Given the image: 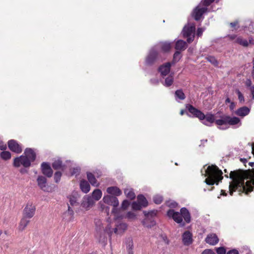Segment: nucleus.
Instances as JSON below:
<instances>
[{"mask_svg":"<svg viewBox=\"0 0 254 254\" xmlns=\"http://www.w3.org/2000/svg\"><path fill=\"white\" fill-rule=\"evenodd\" d=\"M215 123L218 126L227 125V116L223 115L221 116L220 119L215 120Z\"/></svg>","mask_w":254,"mask_h":254,"instance_id":"f704fd0d","label":"nucleus"},{"mask_svg":"<svg viewBox=\"0 0 254 254\" xmlns=\"http://www.w3.org/2000/svg\"><path fill=\"white\" fill-rule=\"evenodd\" d=\"M7 145L8 148L13 152L20 153L22 151L21 145L15 140H9L7 142Z\"/></svg>","mask_w":254,"mask_h":254,"instance_id":"9d476101","label":"nucleus"},{"mask_svg":"<svg viewBox=\"0 0 254 254\" xmlns=\"http://www.w3.org/2000/svg\"><path fill=\"white\" fill-rule=\"evenodd\" d=\"M187 38V41L189 43H191L194 40V35L186 37Z\"/></svg>","mask_w":254,"mask_h":254,"instance_id":"5fc2aeb1","label":"nucleus"},{"mask_svg":"<svg viewBox=\"0 0 254 254\" xmlns=\"http://www.w3.org/2000/svg\"><path fill=\"white\" fill-rule=\"evenodd\" d=\"M253 71L252 72V76L254 79V58L253 60Z\"/></svg>","mask_w":254,"mask_h":254,"instance_id":"774afa93","label":"nucleus"},{"mask_svg":"<svg viewBox=\"0 0 254 254\" xmlns=\"http://www.w3.org/2000/svg\"><path fill=\"white\" fill-rule=\"evenodd\" d=\"M133 242L132 240H131L129 241L127 244V254H133Z\"/></svg>","mask_w":254,"mask_h":254,"instance_id":"58836bf2","label":"nucleus"},{"mask_svg":"<svg viewBox=\"0 0 254 254\" xmlns=\"http://www.w3.org/2000/svg\"><path fill=\"white\" fill-rule=\"evenodd\" d=\"M124 193L126 196L130 200H133L135 198V194L132 189H125Z\"/></svg>","mask_w":254,"mask_h":254,"instance_id":"c756f323","label":"nucleus"},{"mask_svg":"<svg viewBox=\"0 0 254 254\" xmlns=\"http://www.w3.org/2000/svg\"><path fill=\"white\" fill-rule=\"evenodd\" d=\"M187 113H188V111H187V110L186 109V110H181V111H180V114L181 115H184L185 114H187Z\"/></svg>","mask_w":254,"mask_h":254,"instance_id":"69168bd1","label":"nucleus"},{"mask_svg":"<svg viewBox=\"0 0 254 254\" xmlns=\"http://www.w3.org/2000/svg\"><path fill=\"white\" fill-rule=\"evenodd\" d=\"M24 156L28 158L29 161L31 162H34L36 158V154L34 150L30 148H27L24 151Z\"/></svg>","mask_w":254,"mask_h":254,"instance_id":"a211bd4d","label":"nucleus"},{"mask_svg":"<svg viewBox=\"0 0 254 254\" xmlns=\"http://www.w3.org/2000/svg\"><path fill=\"white\" fill-rule=\"evenodd\" d=\"M187 48V44L185 41L182 40H179L176 42L175 48L177 51H184Z\"/></svg>","mask_w":254,"mask_h":254,"instance_id":"a878e982","label":"nucleus"},{"mask_svg":"<svg viewBox=\"0 0 254 254\" xmlns=\"http://www.w3.org/2000/svg\"><path fill=\"white\" fill-rule=\"evenodd\" d=\"M238 24V21H236L233 22H231L230 23V25L231 26V27H233V28H234Z\"/></svg>","mask_w":254,"mask_h":254,"instance_id":"e2e57ef3","label":"nucleus"},{"mask_svg":"<svg viewBox=\"0 0 254 254\" xmlns=\"http://www.w3.org/2000/svg\"><path fill=\"white\" fill-rule=\"evenodd\" d=\"M87 178L88 181L91 184V185L95 187L98 186L99 184L98 183L94 175L92 173L87 172Z\"/></svg>","mask_w":254,"mask_h":254,"instance_id":"bb28decb","label":"nucleus"},{"mask_svg":"<svg viewBox=\"0 0 254 254\" xmlns=\"http://www.w3.org/2000/svg\"><path fill=\"white\" fill-rule=\"evenodd\" d=\"M62 176V173L61 172L57 171L55 172L54 174V180L56 183H58L60 181Z\"/></svg>","mask_w":254,"mask_h":254,"instance_id":"c03bdc74","label":"nucleus"},{"mask_svg":"<svg viewBox=\"0 0 254 254\" xmlns=\"http://www.w3.org/2000/svg\"><path fill=\"white\" fill-rule=\"evenodd\" d=\"M206 174L207 178L205 182L208 185L212 186L215 184L217 185L223 178L222 171L215 165L209 166L206 170Z\"/></svg>","mask_w":254,"mask_h":254,"instance_id":"7ed1b4c3","label":"nucleus"},{"mask_svg":"<svg viewBox=\"0 0 254 254\" xmlns=\"http://www.w3.org/2000/svg\"><path fill=\"white\" fill-rule=\"evenodd\" d=\"M30 221L27 220V218L23 217L21 219L19 225V229L20 231H23L25 229V228L27 227Z\"/></svg>","mask_w":254,"mask_h":254,"instance_id":"473e14b6","label":"nucleus"},{"mask_svg":"<svg viewBox=\"0 0 254 254\" xmlns=\"http://www.w3.org/2000/svg\"><path fill=\"white\" fill-rule=\"evenodd\" d=\"M36 208L32 204L28 206V205L24 208L23 212V217L30 219L33 217L35 214Z\"/></svg>","mask_w":254,"mask_h":254,"instance_id":"4468645a","label":"nucleus"},{"mask_svg":"<svg viewBox=\"0 0 254 254\" xmlns=\"http://www.w3.org/2000/svg\"><path fill=\"white\" fill-rule=\"evenodd\" d=\"M236 42L238 44L244 47H248L249 46L248 41L246 39H244L241 37H237Z\"/></svg>","mask_w":254,"mask_h":254,"instance_id":"c9c22d12","label":"nucleus"},{"mask_svg":"<svg viewBox=\"0 0 254 254\" xmlns=\"http://www.w3.org/2000/svg\"><path fill=\"white\" fill-rule=\"evenodd\" d=\"M69 198L70 204L73 206L77 203L76 197L74 196H70L68 197Z\"/></svg>","mask_w":254,"mask_h":254,"instance_id":"09e8293b","label":"nucleus"},{"mask_svg":"<svg viewBox=\"0 0 254 254\" xmlns=\"http://www.w3.org/2000/svg\"><path fill=\"white\" fill-rule=\"evenodd\" d=\"M178 62L174 61V59L173 58V60L171 62H167V63H169L170 64V67L172 65H175Z\"/></svg>","mask_w":254,"mask_h":254,"instance_id":"0e129e2a","label":"nucleus"},{"mask_svg":"<svg viewBox=\"0 0 254 254\" xmlns=\"http://www.w3.org/2000/svg\"><path fill=\"white\" fill-rule=\"evenodd\" d=\"M42 173L46 177L51 178L53 175V171L49 162H44L41 164Z\"/></svg>","mask_w":254,"mask_h":254,"instance_id":"1a4fd4ad","label":"nucleus"},{"mask_svg":"<svg viewBox=\"0 0 254 254\" xmlns=\"http://www.w3.org/2000/svg\"><path fill=\"white\" fill-rule=\"evenodd\" d=\"M236 93L238 95V97L240 103H244L245 102V98L243 94L241 93V92L239 89L236 90Z\"/></svg>","mask_w":254,"mask_h":254,"instance_id":"a19ab883","label":"nucleus"},{"mask_svg":"<svg viewBox=\"0 0 254 254\" xmlns=\"http://www.w3.org/2000/svg\"><path fill=\"white\" fill-rule=\"evenodd\" d=\"M208 10L206 6L200 8L199 6H197L193 10L192 16L196 21H198L202 15Z\"/></svg>","mask_w":254,"mask_h":254,"instance_id":"f8f14e48","label":"nucleus"},{"mask_svg":"<svg viewBox=\"0 0 254 254\" xmlns=\"http://www.w3.org/2000/svg\"><path fill=\"white\" fill-rule=\"evenodd\" d=\"M150 82L152 84L158 85L159 83V80L157 79L153 78L150 80Z\"/></svg>","mask_w":254,"mask_h":254,"instance_id":"6e6d98bb","label":"nucleus"},{"mask_svg":"<svg viewBox=\"0 0 254 254\" xmlns=\"http://www.w3.org/2000/svg\"><path fill=\"white\" fill-rule=\"evenodd\" d=\"M208 62L210 63L215 66H218L219 63L214 56H209L205 58Z\"/></svg>","mask_w":254,"mask_h":254,"instance_id":"4c0bfd02","label":"nucleus"},{"mask_svg":"<svg viewBox=\"0 0 254 254\" xmlns=\"http://www.w3.org/2000/svg\"><path fill=\"white\" fill-rule=\"evenodd\" d=\"M230 178L232 180L229 187L231 195L236 191H238L239 194L245 193L247 195L253 191L254 183L251 181L245 183V180L248 178V175L245 171L239 169L231 171Z\"/></svg>","mask_w":254,"mask_h":254,"instance_id":"f257e3e1","label":"nucleus"},{"mask_svg":"<svg viewBox=\"0 0 254 254\" xmlns=\"http://www.w3.org/2000/svg\"><path fill=\"white\" fill-rule=\"evenodd\" d=\"M250 108L247 106H243L238 109L235 112V114L241 117H244L249 114Z\"/></svg>","mask_w":254,"mask_h":254,"instance_id":"412c9836","label":"nucleus"},{"mask_svg":"<svg viewBox=\"0 0 254 254\" xmlns=\"http://www.w3.org/2000/svg\"><path fill=\"white\" fill-rule=\"evenodd\" d=\"M143 214L145 218L142 221L143 225L150 228L156 225V221L154 217L156 215V211L151 210L150 211H143Z\"/></svg>","mask_w":254,"mask_h":254,"instance_id":"39448f33","label":"nucleus"},{"mask_svg":"<svg viewBox=\"0 0 254 254\" xmlns=\"http://www.w3.org/2000/svg\"><path fill=\"white\" fill-rule=\"evenodd\" d=\"M201 254H216L215 252L211 249H205Z\"/></svg>","mask_w":254,"mask_h":254,"instance_id":"603ef678","label":"nucleus"},{"mask_svg":"<svg viewBox=\"0 0 254 254\" xmlns=\"http://www.w3.org/2000/svg\"><path fill=\"white\" fill-rule=\"evenodd\" d=\"M235 107H236L235 103L234 102H231V104L229 106L230 110L231 111H233L234 109V108H235Z\"/></svg>","mask_w":254,"mask_h":254,"instance_id":"680f3d73","label":"nucleus"},{"mask_svg":"<svg viewBox=\"0 0 254 254\" xmlns=\"http://www.w3.org/2000/svg\"><path fill=\"white\" fill-rule=\"evenodd\" d=\"M0 157L4 160H8L11 158V154L8 151H2L0 154Z\"/></svg>","mask_w":254,"mask_h":254,"instance_id":"e433bc0d","label":"nucleus"},{"mask_svg":"<svg viewBox=\"0 0 254 254\" xmlns=\"http://www.w3.org/2000/svg\"><path fill=\"white\" fill-rule=\"evenodd\" d=\"M102 195V191L99 189H96L93 191L91 197L94 201H98L101 198Z\"/></svg>","mask_w":254,"mask_h":254,"instance_id":"2f4dec72","label":"nucleus"},{"mask_svg":"<svg viewBox=\"0 0 254 254\" xmlns=\"http://www.w3.org/2000/svg\"><path fill=\"white\" fill-rule=\"evenodd\" d=\"M173 82L174 76L170 74L165 78L164 82H162V83L165 86L168 87L172 85Z\"/></svg>","mask_w":254,"mask_h":254,"instance_id":"72a5a7b5","label":"nucleus"},{"mask_svg":"<svg viewBox=\"0 0 254 254\" xmlns=\"http://www.w3.org/2000/svg\"><path fill=\"white\" fill-rule=\"evenodd\" d=\"M252 95L253 96V99H254V86H252L250 88Z\"/></svg>","mask_w":254,"mask_h":254,"instance_id":"338daca9","label":"nucleus"},{"mask_svg":"<svg viewBox=\"0 0 254 254\" xmlns=\"http://www.w3.org/2000/svg\"><path fill=\"white\" fill-rule=\"evenodd\" d=\"M80 170L81 169L80 167L73 168L72 171H71V175L78 176L79 175L80 173Z\"/></svg>","mask_w":254,"mask_h":254,"instance_id":"49530a36","label":"nucleus"},{"mask_svg":"<svg viewBox=\"0 0 254 254\" xmlns=\"http://www.w3.org/2000/svg\"><path fill=\"white\" fill-rule=\"evenodd\" d=\"M159 60V52L155 47H152L145 57L144 64L147 66H152Z\"/></svg>","mask_w":254,"mask_h":254,"instance_id":"20e7f679","label":"nucleus"},{"mask_svg":"<svg viewBox=\"0 0 254 254\" xmlns=\"http://www.w3.org/2000/svg\"><path fill=\"white\" fill-rule=\"evenodd\" d=\"M215 117L213 114L207 113L206 115L204 114V118L201 121L203 125L211 127L212 124L215 123Z\"/></svg>","mask_w":254,"mask_h":254,"instance_id":"2eb2a0df","label":"nucleus"},{"mask_svg":"<svg viewBox=\"0 0 254 254\" xmlns=\"http://www.w3.org/2000/svg\"><path fill=\"white\" fill-rule=\"evenodd\" d=\"M31 164L28 158L24 155L15 158L13 161V166L15 167H19L22 165L25 168H28L31 166Z\"/></svg>","mask_w":254,"mask_h":254,"instance_id":"6e6552de","label":"nucleus"},{"mask_svg":"<svg viewBox=\"0 0 254 254\" xmlns=\"http://www.w3.org/2000/svg\"><path fill=\"white\" fill-rule=\"evenodd\" d=\"M80 188L82 192L86 193L90 191V186L87 181L82 180L80 182Z\"/></svg>","mask_w":254,"mask_h":254,"instance_id":"393cba45","label":"nucleus"},{"mask_svg":"<svg viewBox=\"0 0 254 254\" xmlns=\"http://www.w3.org/2000/svg\"><path fill=\"white\" fill-rule=\"evenodd\" d=\"M167 215L179 224L181 227H184L186 223H190L191 221L190 213L186 207L181 208L180 212L170 209L167 212Z\"/></svg>","mask_w":254,"mask_h":254,"instance_id":"f03ea898","label":"nucleus"},{"mask_svg":"<svg viewBox=\"0 0 254 254\" xmlns=\"http://www.w3.org/2000/svg\"><path fill=\"white\" fill-rule=\"evenodd\" d=\"M206 243L214 246L219 242V239L215 234H210L207 235L205 240Z\"/></svg>","mask_w":254,"mask_h":254,"instance_id":"aec40b11","label":"nucleus"},{"mask_svg":"<svg viewBox=\"0 0 254 254\" xmlns=\"http://www.w3.org/2000/svg\"><path fill=\"white\" fill-rule=\"evenodd\" d=\"M68 214L70 215V216H72L74 214V212L73 211V210L71 209V208L70 207V206L69 205V204H68Z\"/></svg>","mask_w":254,"mask_h":254,"instance_id":"4d7b16f0","label":"nucleus"},{"mask_svg":"<svg viewBox=\"0 0 254 254\" xmlns=\"http://www.w3.org/2000/svg\"><path fill=\"white\" fill-rule=\"evenodd\" d=\"M200 141L201 143L199 144V146L204 147L205 146V144L207 142V139H202Z\"/></svg>","mask_w":254,"mask_h":254,"instance_id":"13d9d810","label":"nucleus"},{"mask_svg":"<svg viewBox=\"0 0 254 254\" xmlns=\"http://www.w3.org/2000/svg\"><path fill=\"white\" fill-rule=\"evenodd\" d=\"M245 84L246 85L247 87H252L251 86V85H252V81L251 80V79H247L246 81V82H245Z\"/></svg>","mask_w":254,"mask_h":254,"instance_id":"bf43d9fd","label":"nucleus"},{"mask_svg":"<svg viewBox=\"0 0 254 254\" xmlns=\"http://www.w3.org/2000/svg\"><path fill=\"white\" fill-rule=\"evenodd\" d=\"M240 119L238 117H231L229 116H227V125L234 126L240 123Z\"/></svg>","mask_w":254,"mask_h":254,"instance_id":"c85d7f7f","label":"nucleus"},{"mask_svg":"<svg viewBox=\"0 0 254 254\" xmlns=\"http://www.w3.org/2000/svg\"><path fill=\"white\" fill-rule=\"evenodd\" d=\"M175 97L177 101L178 99L183 100L186 98V95L182 89H178L175 92Z\"/></svg>","mask_w":254,"mask_h":254,"instance_id":"7c9ffc66","label":"nucleus"},{"mask_svg":"<svg viewBox=\"0 0 254 254\" xmlns=\"http://www.w3.org/2000/svg\"><path fill=\"white\" fill-rule=\"evenodd\" d=\"M170 64L169 63H165L160 65L158 68V71L160 73L161 76L164 78L170 72Z\"/></svg>","mask_w":254,"mask_h":254,"instance_id":"dca6fc26","label":"nucleus"},{"mask_svg":"<svg viewBox=\"0 0 254 254\" xmlns=\"http://www.w3.org/2000/svg\"><path fill=\"white\" fill-rule=\"evenodd\" d=\"M103 200L106 204L113 206L112 210L113 213H115L117 211L116 207L119 205V202L117 197L115 196L107 195H105L103 198Z\"/></svg>","mask_w":254,"mask_h":254,"instance_id":"0eeeda50","label":"nucleus"},{"mask_svg":"<svg viewBox=\"0 0 254 254\" xmlns=\"http://www.w3.org/2000/svg\"><path fill=\"white\" fill-rule=\"evenodd\" d=\"M118 227L119 229H122L124 231L127 229V226L126 223H121L118 226Z\"/></svg>","mask_w":254,"mask_h":254,"instance_id":"864d4df0","label":"nucleus"},{"mask_svg":"<svg viewBox=\"0 0 254 254\" xmlns=\"http://www.w3.org/2000/svg\"><path fill=\"white\" fill-rule=\"evenodd\" d=\"M37 184L39 187L43 191L49 192V188L47 187V180L45 176H39L37 179Z\"/></svg>","mask_w":254,"mask_h":254,"instance_id":"ddd939ff","label":"nucleus"},{"mask_svg":"<svg viewBox=\"0 0 254 254\" xmlns=\"http://www.w3.org/2000/svg\"><path fill=\"white\" fill-rule=\"evenodd\" d=\"M195 27L194 26H185L183 30L184 37H188L194 35Z\"/></svg>","mask_w":254,"mask_h":254,"instance_id":"5701e85b","label":"nucleus"},{"mask_svg":"<svg viewBox=\"0 0 254 254\" xmlns=\"http://www.w3.org/2000/svg\"><path fill=\"white\" fill-rule=\"evenodd\" d=\"M182 239L184 245L189 246L192 243V235L190 231H186L182 235Z\"/></svg>","mask_w":254,"mask_h":254,"instance_id":"f3484780","label":"nucleus"},{"mask_svg":"<svg viewBox=\"0 0 254 254\" xmlns=\"http://www.w3.org/2000/svg\"><path fill=\"white\" fill-rule=\"evenodd\" d=\"M129 205L130 202L128 200L125 199L122 203L121 208L123 210H126L127 208Z\"/></svg>","mask_w":254,"mask_h":254,"instance_id":"a18cd8bd","label":"nucleus"},{"mask_svg":"<svg viewBox=\"0 0 254 254\" xmlns=\"http://www.w3.org/2000/svg\"><path fill=\"white\" fill-rule=\"evenodd\" d=\"M127 217L128 219H134L136 218V215L133 212L129 211L127 213Z\"/></svg>","mask_w":254,"mask_h":254,"instance_id":"3c124183","label":"nucleus"},{"mask_svg":"<svg viewBox=\"0 0 254 254\" xmlns=\"http://www.w3.org/2000/svg\"><path fill=\"white\" fill-rule=\"evenodd\" d=\"M107 192L114 196H120L122 194L121 190L117 187H110L107 188Z\"/></svg>","mask_w":254,"mask_h":254,"instance_id":"b1692460","label":"nucleus"},{"mask_svg":"<svg viewBox=\"0 0 254 254\" xmlns=\"http://www.w3.org/2000/svg\"><path fill=\"white\" fill-rule=\"evenodd\" d=\"M153 47H155L157 51L160 50L163 53H168L171 48V43L168 42H160L156 44Z\"/></svg>","mask_w":254,"mask_h":254,"instance_id":"9b49d317","label":"nucleus"},{"mask_svg":"<svg viewBox=\"0 0 254 254\" xmlns=\"http://www.w3.org/2000/svg\"><path fill=\"white\" fill-rule=\"evenodd\" d=\"M131 206L132 209L134 210H139L143 207L139 203L136 201H133L132 203Z\"/></svg>","mask_w":254,"mask_h":254,"instance_id":"79ce46f5","label":"nucleus"},{"mask_svg":"<svg viewBox=\"0 0 254 254\" xmlns=\"http://www.w3.org/2000/svg\"><path fill=\"white\" fill-rule=\"evenodd\" d=\"M182 55L180 51H176L173 55L174 61L179 62L182 58Z\"/></svg>","mask_w":254,"mask_h":254,"instance_id":"37998d69","label":"nucleus"},{"mask_svg":"<svg viewBox=\"0 0 254 254\" xmlns=\"http://www.w3.org/2000/svg\"><path fill=\"white\" fill-rule=\"evenodd\" d=\"M52 167L54 170H62L64 171L65 169V165L64 164L61 160V159L59 158L57 160H55L52 164Z\"/></svg>","mask_w":254,"mask_h":254,"instance_id":"4be33fe9","label":"nucleus"},{"mask_svg":"<svg viewBox=\"0 0 254 254\" xmlns=\"http://www.w3.org/2000/svg\"><path fill=\"white\" fill-rule=\"evenodd\" d=\"M163 200V197L160 195H156L153 197V201L155 204H161Z\"/></svg>","mask_w":254,"mask_h":254,"instance_id":"ea45409f","label":"nucleus"},{"mask_svg":"<svg viewBox=\"0 0 254 254\" xmlns=\"http://www.w3.org/2000/svg\"><path fill=\"white\" fill-rule=\"evenodd\" d=\"M95 203V201L93 200V197L90 196H87L83 198V201L81 203V206L86 209L92 207Z\"/></svg>","mask_w":254,"mask_h":254,"instance_id":"6ab92c4d","label":"nucleus"},{"mask_svg":"<svg viewBox=\"0 0 254 254\" xmlns=\"http://www.w3.org/2000/svg\"><path fill=\"white\" fill-rule=\"evenodd\" d=\"M137 202L139 203L143 207H146L148 204V201L143 194H139L137 196Z\"/></svg>","mask_w":254,"mask_h":254,"instance_id":"cd10ccee","label":"nucleus"},{"mask_svg":"<svg viewBox=\"0 0 254 254\" xmlns=\"http://www.w3.org/2000/svg\"><path fill=\"white\" fill-rule=\"evenodd\" d=\"M186 109L188 111V113H187V115L189 117L197 118L199 120H202L204 118V114L191 104H187Z\"/></svg>","mask_w":254,"mask_h":254,"instance_id":"423d86ee","label":"nucleus"},{"mask_svg":"<svg viewBox=\"0 0 254 254\" xmlns=\"http://www.w3.org/2000/svg\"><path fill=\"white\" fill-rule=\"evenodd\" d=\"M215 0H202L201 1V3H202V5L207 6L210 5Z\"/></svg>","mask_w":254,"mask_h":254,"instance_id":"8fccbe9b","label":"nucleus"},{"mask_svg":"<svg viewBox=\"0 0 254 254\" xmlns=\"http://www.w3.org/2000/svg\"><path fill=\"white\" fill-rule=\"evenodd\" d=\"M203 30L201 28H198L197 30V35L200 37L202 34Z\"/></svg>","mask_w":254,"mask_h":254,"instance_id":"052dcab7","label":"nucleus"},{"mask_svg":"<svg viewBox=\"0 0 254 254\" xmlns=\"http://www.w3.org/2000/svg\"><path fill=\"white\" fill-rule=\"evenodd\" d=\"M217 254H226V249L224 247H220L215 249Z\"/></svg>","mask_w":254,"mask_h":254,"instance_id":"de8ad7c7","label":"nucleus"}]
</instances>
